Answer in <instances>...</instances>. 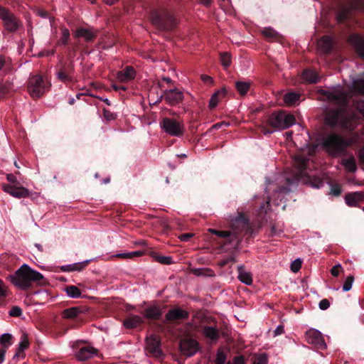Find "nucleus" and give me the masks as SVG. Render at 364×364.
Listing matches in <instances>:
<instances>
[{"mask_svg":"<svg viewBox=\"0 0 364 364\" xmlns=\"http://www.w3.org/2000/svg\"><path fill=\"white\" fill-rule=\"evenodd\" d=\"M284 332V326L282 325H279L274 331V336H277L282 334Z\"/></svg>","mask_w":364,"mask_h":364,"instance_id":"61","label":"nucleus"},{"mask_svg":"<svg viewBox=\"0 0 364 364\" xmlns=\"http://www.w3.org/2000/svg\"><path fill=\"white\" fill-rule=\"evenodd\" d=\"M333 39L329 36H323L318 41V49L324 53H329L333 48Z\"/></svg>","mask_w":364,"mask_h":364,"instance_id":"22","label":"nucleus"},{"mask_svg":"<svg viewBox=\"0 0 364 364\" xmlns=\"http://www.w3.org/2000/svg\"><path fill=\"white\" fill-rule=\"evenodd\" d=\"M160 340L157 336L151 335L146 338V350L156 358H160L162 355V351L160 348Z\"/></svg>","mask_w":364,"mask_h":364,"instance_id":"13","label":"nucleus"},{"mask_svg":"<svg viewBox=\"0 0 364 364\" xmlns=\"http://www.w3.org/2000/svg\"><path fill=\"white\" fill-rule=\"evenodd\" d=\"M203 335L211 341H216L219 338L218 331L213 326H206L203 329Z\"/></svg>","mask_w":364,"mask_h":364,"instance_id":"30","label":"nucleus"},{"mask_svg":"<svg viewBox=\"0 0 364 364\" xmlns=\"http://www.w3.org/2000/svg\"><path fill=\"white\" fill-rule=\"evenodd\" d=\"M164 132L173 136H181L184 132L183 123L171 118H164L160 123Z\"/></svg>","mask_w":364,"mask_h":364,"instance_id":"6","label":"nucleus"},{"mask_svg":"<svg viewBox=\"0 0 364 364\" xmlns=\"http://www.w3.org/2000/svg\"><path fill=\"white\" fill-rule=\"evenodd\" d=\"M363 1V0H352L350 4L341 6L336 16L338 21H345L348 18L352 11L360 9V4Z\"/></svg>","mask_w":364,"mask_h":364,"instance_id":"10","label":"nucleus"},{"mask_svg":"<svg viewBox=\"0 0 364 364\" xmlns=\"http://www.w3.org/2000/svg\"><path fill=\"white\" fill-rule=\"evenodd\" d=\"M13 336L10 333H4L0 337V344L3 346V349L8 348L12 344Z\"/></svg>","mask_w":364,"mask_h":364,"instance_id":"36","label":"nucleus"},{"mask_svg":"<svg viewBox=\"0 0 364 364\" xmlns=\"http://www.w3.org/2000/svg\"><path fill=\"white\" fill-rule=\"evenodd\" d=\"M355 141L356 139L354 136L344 138L336 133H331L323 138L322 144L330 155L337 157L344 154L346 149Z\"/></svg>","mask_w":364,"mask_h":364,"instance_id":"1","label":"nucleus"},{"mask_svg":"<svg viewBox=\"0 0 364 364\" xmlns=\"http://www.w3.org/2000/svg\"><path fill=\"white\" fill-rule=\"evenodd\" d=\"M90 261H91L90 259H87L84 262H77V263H75V264H69V265H66V266H63L62 269L64 272H65V271H81L82 269H83L85 268L86 264L88 262H90Z\"/></svg>","mask_w":364,"mask_h":364,"instance_id":"31","label":"nucleus"},{"mask_svg":"<svg viewBox=\"0 0 364 364\" xmlns=\"http://www.w3.org/2000/svg\"><path fill=\"white\" fill-rule=\"evenodd\" d=\"M199 344L198 341L192 338H184L180 342V350L182 354L191 357L198 350Z\"/></svg>","mask_w":364,"mask_h":364,"instance_id":"9","label":"nucleus"},{"mask_svg":"<svg viewBox=\"0 0 364 364\" xmlns=\"http://www.w3.org/2000/svg\"><path fill=\"white\" fill-rule=\"evenodd\" d=\"M208 231L214 235H216L220 237H230L231 240L235 241L237 244L239 239L236 232L230 231H219L215 229L210 228Z\"/></svg>","mask_w":364,"mask_h":364,"instance_id":"28","label":"nucleus"},{"mask_svg":"<svg viewBox=\"0 0 364 364\" xmlns=\"http://www.w3.org/2000/svg\"><path fill=\"white\" fill-rule=\"evenodd\" d=\"M326 124L331 126H335L338 123V114L336 113L333 115H327L325 118Z\"/></svg>","mask_w":364,"mask_h":364,"instance_id":"45","label":"nucleus"},{"mask_svg":"<svg viewBox=\"0 0 364 364\" xmlns=\"http://www.w3.org/2000/svg\"><path fill=\"white\" fill-rule=\"evenodd\" d=\"M9 14L10 12L8 10H6L0 6V18L2 21H4Z\"/></svg>","mask_w":364,"mask_h":364,"instance_id":"59","label":"nucleus"},{"mask_svg":"<svg viewBox=\"0 0 364 364\" xmlns=\"http://www.w3.org/2000/svg\"><path fill=\"white\" fill-rule=\"evenodd\" d=\"M65 291L68 296L71 298H79L81 295L80 290L76 286H69Z\"/></svg>","mask_w":364,"mask_h":364,"instance_id":"37","label":"nucleus"},{"mask_svg":"<svg viewBox=\"0 0 364 364\" xmlns=\"http://www.w3.org/2000/svg\"><path fill=\"white\" fill-rule=\"evenodd\" d=\"M136 76L135 70L130 66L126 67L117 73V79L121 82H127L133 80Z\"/></svg>","mask_w":364,"mask_h":364,"instance_id":"17","label":"nucleus"},{"mask_svg":"<svg viewBox=\"0 0 364 364\" xmlns=\"http://www.w3.org/2000/svg\"><path fill=\"white\" fill-rule=\"evenodd\" d=\"M70 38V31L68 28H63L62 29V35L61 37L58 42V44L59 45H66L68 42Z\"/></svg>","mask_w":364,"mask_h":364,"instance_id":"40","label":"nucleus"},{"mask_svg":"<svg viewBox=\"0 0 364 364\" xmlns=\"http://www.w3.org/2000/svg\"><path fill=\"white\" fill-rule=\"evenodd\" d=\"M188 313L181 309V308H175L169 310L166 314V319L167 321H175L179 319H185L188 318Z\"/></svg>","mask_w":364,"mask_h":364,"instance_id":"19","label":"nucleus"},{"mask_svg":"<svg viewBox=\"0 0 364 364\" xmlns=\"http://www.w3.org/2000/svg\"><path fill=\"white\" fill-rule=\"evenodd\" d=\"M226 93H227V91L225 87L218 90L216 92H215L212 95V97L210 100L209 107L210 109L215 108L218 105L220 100L225 96Z\"/></svg>","mask_w":364,"mask_h":364,"instance_id":"26","label":"nucleus"},{"mask_svg":"<svg viewBox=\"0 0 364 364\" xmlns=\"http://www.w3.org/2000/svg\"><path fill=\"white\" fill-rule=\"evenodd\" d=\"M2 189L6 193L16 198H26L29 196V191L21 186L18 185H8L3 183Z\"/></svg>","mask_w":364,"mask_h":364,"instance_id":"12","label":"nucleus"},{"mask_svg":"<svg viewBox=\"0 0 364 364\" xmlns=\"http://www.w3.org/2000/svg\"><path fill=\"white\" fill-rule=\"evenodd\" d=\"M328 99L336 104H343L346 99V92L340 87L327 92Z\"/></svg>","mask_w":364,"mask_h":364,"instance_id":"15","label":"nucleus"},{"mask_svg":"<svg viewBox=\"0 0 364 364\" xmlns=\"http://www.w3.org/2000/svg\"><path fill=\"white\" fill-rule=\"evenodd\" d=\"M341 164L349 172H355L357 170L355 159L353 156L342 160Z\"/></svg>","mask_w":364,"mask_h":364,"instance_id":"32","label":"nucleus"},{"mask_svg":"<svg viewBox=\"0 0 364 364\" xmlns=\"http://www.w3.org/2000/svg\"><path fill=\"white\" fill-rule=\"evenodd\" d=\"M348 41L354 46L356 53L364 59V38L358 35H352Z\"/></svg>","mask_w":364,"mask_h":364,"instance_id":"18","label":"nucleus"},{"mask_svg":"<svg viewBox=\"0 0 364 364\" xmlns=\"http://www.w3.org/2000/svg\"><path fill=\"white\" fill-rule=\"evenodd\" d=\"M355 107L364 116V101L358 102Z\"/></svg>","mask_w":364,"mask_h":364,"instance_id":"60","label":"nucleus"},{"mask_svg":"<svg viewBox=\"0 0 364 364\" xmlns=\"http://www.w3.org/2000/svg\"><path fill=\"white\" fill-rule=\"evenodd\" d=\"M227 364H245V358L243 356H237L232 362H228Z\"/></svg>","mask_w":364,"mask_h":364,"instance_id":"56","label":"nucleus"},{"mask_svg":"<svg viewBox=\"0 0 364 364\" xmlns=\"http://www.w3.org/2000/svg\"><path fill=\"white\" fill-rule=\"evenodd\" d=\"M262 34L269 38H274L277 36L278 33L274 30L271 28H265L262 31Z\"/></svg>","mask_w":364,"mask_h":364,"instance_id":"42","label":"nucleus"},{"mask_svg":"<svg viewBox=\"0 0 364 364\" xmlns=\"http://www.w3.org/2000/svg\"><path fill=\"white\" fill-rule=\"evenodd\" d=\"M226 355L223 350H218L216 355L215 364H225Z\"/></svg>","mask_w":364,"mask_h":364,"instance_id":"43","label":"nucleus"},{"mask_svg":"<svg viewBox=\"0 0 364 364\" xmlns=\"http://www.w3.org/2000/svg\"><path fill=\"white\" fill-rule=\"evenodd\" d=\"M302 79L309 83H316L318 80V76L314 70L307 69L302 73Z\"/></svg>","mask_w":364,"mask_h":364,"instance_id":"29","label":"nucleus"},{"mask_svg":"<svg viewBox=\"0 0 364 364\" xmlns=\"http://www.w3.org/2000/svg\"><path fill=\"white\" fill-rule=\"evenodd\" d=\"M305 336L307 342L313 345L316 348L324 350L327 348L323 336L319 331L311 328L306 332Z\"/></svg>","mask_w":364,"mask_h":364,"instance_id":"7","label":"nucleus"},{"mask_svg":"<svg viewBox=\"0 0 364 364\" xmlns=\"http://www.w3.org/2000/svg\"><path fill=\"white\" fill-rule=\"evenodd\" d=\"M237 269L239 280L246 285H251L252 284L251 274L249 272L245 271L243 266H239Z\"/></svg>","mask_w":364,"mask_h":364,"instance_id":"27","label":"nucleus"},{"mask_svg":"<svg viewBox=\"0 0 364 364\" xmlns=\"http://www.w3.org/2000/svg\"><path fill=\"white\" fill-rule=\"evenodd\" d=\"M201 80H202L204 82H205V83H210V84H211V83H213V78H212L210 76L207 75H203L201 76Z\"/></svg>","mask_w":364,"mask_h":364,"instance_id":"62","label":"nucleus"},{"mask_svg":"<svg viewBox=\"0 0 364 364\" xmlns=\"http://www.w3.org/2000/svg\"><path fill=\"white\" fill-rule=\"evenodd\" d=\"M97 354L96 350L91 346L81 348L77 353V358L80 360H86Z\"/></svg>","mask_w":364,"mask_h":364,"instance_id":"21","label":"nucleus"},{"mask_svg":"<svg viewBox=\"0 0 364 364\" xmlns=\"http://www.w3.org/2000/svg\"><path fill=\"white\" fill-rule=\"evenodd\" d=\"M354 282V277L352 275H349L346 277V281L343 285V290L344 291H348L350 290L353 286V283Z\"/></svg>","mask_w":364,"mask_h":364,"instance_id":"41","label":"nucleus"},{"mask_svg":"<svg viewBox=\"0 0 364 364\" xmlns=\"http://www.w3.org/2000/svg\"><path fill=\"white\" fill-rule=\"evenodd\" d=\"M8 291L6 286L3 282L2 280L0 279V298H4L7 296Z\"/></svg>","mask_w":364,"mask_h":364,"instance_id":"51","label":"nucleus"},{"mask_svg":"<svg viewBox=\"0 0 364 364\" xmlns=\"http://www.w3.org/2000/svg\"><path fill=\"white\" fill-rule=\"evenodd\" d=\"M161 315V311L160 308L156 306H149L144 311V317L149 319H159Z\"/></svg>","mask_w":364,"mask_h":364,"instance_id":"25","label":"nucleus"},{"mask_svg":"<svg viewBox=\"0 0 364 364\" xmlns=\"http://www.w3.org/2000/svg\"><path fill=\"white\" fill-rule=\"evenodd\" d=\"M29 346V341L28 335L23 333L20 338V342L18 345V349L15 355H14V358L23 356V351Z\"/></svg>","mask_w":364,"mask_h":364,"instance_id":"23","label":"nucleus"},{"mask_svg":"<svg viewBox=\"0 0 364 364\" xmlns=\"http://www.w3.org/2000/svg\"><path fill=\"white\" fill-rule=\"evenodd\" d=\"M344 200L348 206L356 207L361 202L364 201V192L355 191L348 193L346 194Z\"/></svg>","mask_w":364,"mask_h":364,"instance_id":"14","label":"nucleus"},{"mask_svg":"<svg viewBox=\"0 0 364 364\" xmlns=\"http://www.w3.org/2000/svg\"><path fill=\"white\" fill-rule=\"evenodd\" d=\"M27 89L33 98H39L46 92V82L41 75H35L29 77Z\"/></svg>","mask_w":364,"mask_h":364,"instance_id":"5","label":"nucleus"},{"mask_svg":"<svg viewBox=\"0 0 364 364\" xmlns=\"http://www.w3.org/2000/svg\"><path fill=\"white\" fill-rule=\"evenodd\" d=\"M3 21L6 29L10 32L16 31L21 25L20 21L11 13Z\"/></svg>","mask_w":364,"mask_h":364,"instance_id":"20","label":"nucleus"},{"mask_svg":"<svg viewBox=\"0 0 364 364\" xmlns=\"http://www.w3.org/2000/svg\"><path fill=\"white\" fill-rule=\"evenodd\" d=\"M151 23L159 29L169 30L174 25V18L166 9L153 10L150 14Z\"/></svg>","mask_w":364,"mask_h":364,"instance_id":"3","label":"nucleus"},{"mask_svg":"<svg viewBox=\"0 0 364 364\" xmlns=\"http://www.w3.org/2000/svg\"><path fill=\"white\" fill-rule=\"evenodd\" d=\"M301 267V261L299 259L294 260L291 264V269L294 272H296Z\"/></svg>","mask_w":364,"mask_h":364,"instance_id":"49","label":"nucleus"},{"mask_svg":"<svg viewBox=\"0 0 364 364\" xmlns=\"http://www.w3.org/2000/svg\"><path fill=\"white\" fill-rule=\"evenodd\" d=\"M353 87L360 93L364 95V80H358L353 82Z\"/></svg>","mask_w":364,"mask_h":364,"instance_id":"44","label":"nucleus"},{"mask_svg":"<svg viewBox=\"0 0 364 364\" xmlns=\"http://www.w3.org/2000/svg\"><path fill=\"white\" fill-rule=\"evenodd\" d=\"M309 162V159L302 154H297L294 157V166L296 168V178L301 180L305 177L310 178L307 171L306 167Z\"/></svg>","mask_w":364,"mask_h":364,"instance_id":"8","label":"nucleus"},{"mask_svg":"<svg viewBox=\"0 0 364 364\" xmlns=\"http://www.w3.org/2000/svg\"><path fill=\"white\" fill-rule=\"evenodd\" d=\"M158 261L161 264H170L172 263V258L170 257H160L158 258Z\"/></svg>","mask_w":364,"mask_h":364,"instance_id":"55","label":"nucleus"},{"mask_svg":"<svg viewBox=\"0 0 364 364\" xmlns=\"http://www.w3.org/2000/svg\"><path fill=\"white\" fill-rule=\"evenodd\" d=\"M9 90V85L0 82V96H4Z\"/></svg>","mask_w":364,"mask_h":364,"instance_id":"52","label":"nucleus"},{"mask_svg":"<svg viewBox=\"0 0 364 364\" xmlns=\"http://www.w3.org/2000/svg\"><path fill=\"white\" fill-rule=\"evenodd\" d=\"M318 306L321 310H326L330 306V302L326 299H322L319 302Z\"/></svg>","mask_w":364,"mask_h":364,"instance_id":"53","label":"nucleus"},{"mask_svg":"<svg viewBox=\"0 0 364 364\" xmlns=\"http://www.w3.org/2000/svg\"><path fill=\"white\" fill-rule=\"evenodd\" d=\"M268 358L265 353H261L254 357L252 364H267Z\"/></svg>","mask_w":364,"mask_h":364,"instance_id":"39","label":"nucleus"},{"mask_svg":"<svg viewBox=\"0 0 364 364\" xmlns=\"http://www.w3.org/2000/svg\"><path fill=\"white\" fill-rule=\"evenodd\" d=\"M267 122L269 126L276 129H285L294 125L296 119L294 115L280 111L272 114Z\"/></svg>","mask_w":364,"mask_h":364,"instance_id":"4","label":"nucleus"},{"mask_svg":"<svg viewBox=\"0 0 364 364\" xmlns=\"http://www.w3.org/2000/svg\"><path fill=\"white\" fill-rule=\"evenodd\" d=\"M193 233H184L178 236V238L183 242L188 241L192 237H193Z\"/></svg>","mask_w":364,"mask_h":364,"instance_id":"57","label":"nucleus"},{"mask_svg":"<svg viewBox=\"0 0 364 364\" xmlns=\"http://www.w3.org/2000/svg\"><path fill=\"white\" fill-rule=\"evenodd\" d=\"M81 312V310L78 307H72L65 309L63 311V316L65 318H74Z\"/></svg>","mask_w":364,"mask_h":364,"instance_id":"35","label":"nucleus"},{"mask_svg":"<svg viewBox=\"0 0 364 364\" xmlns=\"http://www.w3.org/2000/svg\"><path fill=\"white\" fill-rule=\"evenodd\" d=\"M97 35V31L92 28H77L74 36L75 38H82L85 41L89 42L93 41Z\"/></svg>","mask_w":364,"mask_h":364,"instance_id":"16","label":"nucleus"},{"mask_svg":"<svg viewBox=\"0 0 364 364\" xmlns=\"http://www.w3.org/2000/svg\"><path fill=\"white\" fill-rule=\"evenodd\" d=\"M341 268V264H336L333 266L331 270V273L333 277H337L339 274L340 269Z\"/></svg>","mask_w":364,"mask_h":364,"instance_id":"58","label":"nucleus"},{"mask_svg":"<svg viewBox=\"0 0 364 364\" xmlns=\"http://www.w3.org/2000/svg\"><path fill=\"white\" fill-rule=\"evenodd\" d=\"M6 179L11 183V185H18L19 184V183L16 180V177L12 173L7 174Z\"/></svg>","mask_w":364,"mask_h":364,"instance_id":"54","label":"nucleus"},{"mask_svg":"<svg viewBox=\"0 0 364 364\" xmlns=\"http://www.w3.org/2000/svg\"><path fill=\"white\" fill-rule=\"evenodd\" d=\"M358 158L361 162H364V146L359 151Z\"/></svg>","mask_w":364,"mask_h":364,"instance_id":"64","label":"nucleus"},{"mask_svg":"<svg viewBox=\"0 0 364 364\" xmlns=\"http://www.w3.org/2000/svg\"><path fill=\"white\" fill-rule=\"evenodd\" d=\"M22 314V310L18 306H13L9 311V315L14 317H19Z\"/></svg>","mask_w":364,"mask_h":364,"instance_id":"48","label":"nucleus"},{"mask_svg":"<svg viewBox=\"0 0 364 364\" xmlns=\"http://www.w3.org/2000/svg\"><path fill=\"white\" fill-rule=\"evenodd\" d=\"M43 278L42 274L32 269L28 264H23L10 276L11 282L21 289H26L31 286L33 282H38Z\"/></svg>","mask_w":364,"mask_h":364,"instance_id":"2","label":"nucleus"},{"mask_svg":"<svg viewBox=\"0 0 364 364\" xmlns=\"http://www.w3.org/2000/svg\"><path fill=\"white\" fill-rule=\"evenodd\" d=\"M143 323V318L136 315L129 316L124 321V326L127 328H134Z\"/></svg>","mask_w":364,"mask_h":364,"instance_id":"24","label":"nucleus"},{"mask_svg":"<svg viewBox=\"0 0 364 364\" xmlns=\"http://www.w3.org/2000/svg\"><path fill=\"white\" fill-rule=\"evenodd\" d=\"M330 194L338 196L341 193V187L336 183L330 184Z\"/></svg>","mask_w":364,"mask_h":364,"instance_id":"46","label":"nucleus"},{"mask_svg":"<svg viewBox=\"0 0 364 364\" xmlns=\"http://www.w3.org/2000/svg\"><path fill=\"white\" fill-rule=\"evenodd\" d=\"M250 87V82L248 81H237L235 88L241 95H245Z\"/></svg>","mask_w":364,"mask_h":364,"instance_id":"34","label":"nucleus"},{"mask_svg":"<svg viewBox=\"0 0 364 364\" xmlns=\"http://www.w3.org/2000/svg\"><path fill=\"white\" fill-rule=\"evenodd\" d=\"M112 257H120V258H124V259H129V258H131L129 252L119 253V254H117L115 255H113Z\"/></svg>","mask_w":364,"mask_h":364,"instance_id":"63","label":"nucleus"},{"mask_svg":"<svg viewBox=\"0 0 364 364\" xmlns=\"http://www.w3.org/2000/svg\"><path fill=\"white\" fill-rule=\"evenodd\" d=\"M162 98H164L168 105L173 106L180 103L183 100V94L176 88L170 89L165 90L157 102L161 101Z\"/></svg>","mask_w":364,"mask_h":364,"instance_id":"11","label":"nucleus"},{"mask_svg":"<svg viewBox=\"0 0 364 364\" xmlns=\"http://www.w3.org/2000/svg\"><path fill=\"white\" fill-rule=\"evenodd\" d=\"M309 185L315 188H320L323 186V182L321 179H314L313 181L309 180Z\"/></svg>","mask_w":364,"mask_h":364,"instance_id":"50","label":"nucleus"},{"mask_svg":"<svg viewBox=\"0 0 364 364\" xmlns=\"http://www.w3.org/2000/svg\"><path fill=\"white\" fill-rule=\"evenodd\" d=\"M220 59L222 65L227 68H228L231 64V56L230 54L228 52L221 53L220 54Z\"/></svg>","mask_w":364,"mask_h":364,"instance_id":"38","label":"nucleus"},{"mask_svg":"<svg viewBox=\"0 0 364 364\" xmlns=\"http://www.w3.org/2000/svg\"><path fill=\"white\" fill-rule=\"evenodd\" d=\"M58 78L64 82L71 81V77L67 74L64 70H61L57 73Z\"/></svg>","mask_w":364,"mask_h":364,"instance_id":"47","label":"nucleus"},{"mask_svg":"<svg viewBox=\"0 0 364 364\" xmlns=\"http://www.w3.org/2000/svg\"><path fill=\"white\" fill-rule=\"evenodd\" d=\"M300 95L296 92H289L284 95V101L287 105H295L299 101Z\"/></svg>","mask_w":364,"mask_h":364,"instance_id":"33","label":"nucleus"}]
</instances>
